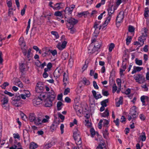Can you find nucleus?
<instances>
[{
  "label": "nucleus",
  "mask_w": 149,
  "mask_h": 149,
  "mask_svg": "<svg viewBox=\"0 0 149 149\" xmlns=\"http://www.w3.org/2000/svg\"><path fill=\"white\" fill-rule=\"evenodd\" d=\"M38 146L34 142H31L30 144L29 149H35L37 148Z\"/></svg>",
  "instance_id": "c756f323"
},
{
  "label": "nucleus",
  "mask_w": 149,
  "mask_h": 149,
  "mask_svg": "<svg viewBox=\"0 0 149 149\" xmlns=\"http://www.w3.org/2000/svg\"><path fill=\"white\" fill-rule=\"evenodd\" d=\"M141 101L142 102L143 105H145V101L148 100V97L147 96L143 95L140 98Z\"/></svg>",
  "instance_id": "b1692460"
},
{
  "label": "nucleus",
  "mask_w": 149,
  "mask_h": 149,
  "mask_svg": "<svg viewBox=\"0 0 149 149\" xmlns=\"http://www.w3.org/2000/svg\"><path fill=\"white\" fill-rule=\"evenodd\" d=\"M57 126L56 123H54L51 125L50 127V130L52 132H53L57 128Z\"/></svg>",
  "instance_id": "2f4dec72"
},
{
  "label": "nucleus",
  "mask_w": 149,
  "mask_h": 149,
  "mask_svg": "<svg viewBox=\"0 0 149 149\" xmlns=\"http://www.w3.org/2000/svg\"><path fill=\"white\" fill-rule=\"evenodd\" d=\"M22 52L24 56H26L28 58H29L31 56V49L30 48L27 50V47H22Z\"/></svg>",
  "instance_id": "1a4fd4ad"
},
{
  "label": "nucleus",
  "mask_w": 149,
  "mask_h": 149,
  "mask_svg": "<svg viewBox=\"0 0 149 149\" xmlns=\"http://www.w3.org/2000/svg\"><path fill=\"white\" fill-rule=\"evenodd\" d=\"M4 93L5 94L8 95L10 97H12L14 95V94H13L11 92L8 91L7 90H5L4 91Z\"/></svg>",
  "instance_id": "bf43d9fd"
},
{
  "label": "nucleus",
  "mask_w": 149,
  "mask_h": 149,
  "mask_svg": "<svg viewBox=\"0 0 149 149\" xmlns=\"http://www.w3.org/2000/svg\"><path fill=\"white\" fill-rule=\"evenodd\" d=\"M73 58H74V56L73 55V56H70V58L69 60V64L71 67L72 66L73 63V61H74Z\"/></svg>",
  "instance_id": "37998d69"
},
{
  "label": "nucleus",
  "mask_w": 149,
  "mask_h": 149,
  "mask_svg": "<svg viewBox=\"0 0 149 149\" xmlns=\"http://www.w3.org/2000/svg\"><path fill=\"white\" fill-rule=\"evenodd\" d=\"M19 44L22 47H26L25 42L24 40V38L23 37H21L19 40Z\"/></svg>",
  "instance_id": "f3484780"
},
{
  "label": "nucleus",
  "mask_w": 149,
  "mask_h": 149,
  "mask_svg": "<svg viewBox=\"0 0 149 149\" xmlns=\"http://www.w3.org/2000/svg\"><path fill=\"white\" fill-rule=\"evenodd\" d=\"M90 132L91 137H93L94 136L95 134V132L93 128L91 129L90 130Z\"/></svg>",
  "instance_id": "680f3d73"
},
{
  "label": "nucleus",
  "mask_w": 149,
  "mask_h": 149,
  "mask_svg": "<svg viewBox=\"0 0 149 149\" xmlns=\"http://www.w3.org/2000/svg\"><path fill=\"white\" fill-rule=\"evenodd\" d=\"M8 100V97L4 95H2L1 97V101L2 102V105L3 107L5 109L7 108L6 105L7 104Z\"/></svg>",
  "instance_id": "423d86ee"
},
{
  "label": "nucleus",
  "mask_w": 149,
  "mask_h": 149,
  "mask_svg": "<svg viewBox=\"0 0 149 149\" xmlns=\"http://www.w3.org/2000/svg\"><path fill=\"white\" fill-rule=\"evenodd\" d=\"M140 138H141L140 140H141L142 141H145L146 137L145 132H143L142 134L140 135Z\"/></svg>",
  "instance_id": "49530a36"
},
{
  "label": "nucleus",
  "mask_w": 149,
  "mask_h": 149,
  "mask_svg": "<svg viewBox=\"0 0 149 149\" xmlns=\"http://www.w3.org/2000/svg\"><path fill=\"white\" fill-rule=\"evenodd\" d=\"M24 94L27 96V97H29L31 95L30 92L27 90H24Z\"/></svg>",
  "instance_id": "6e6d98bb"
},
{
  "label": "nucleus",
  "mask_w": 149,
  "mask_h": 149,
  "mask_svg": "<svg viewBox=\"0 0 149 149\" xmlns=\"http://www.w3.org/2000/svg\"><path fill=\"white\" fill-rule=\"evenodd\" d=\"M63 104L61 102L58 101L57 102V109L58 110H60L62 108V106Z\"/></svg>",
  "instance_id": "58836bf2"
},
{
  "label": "nucleus",
  "mask_w": 149,
  "mask_h": 149,
  "mask_svg": "<svg viewBox=\"0 0 149 149\" xmlns=\"http://www.w3.org/2000/svg\"><path fill=\"white\" fill-rule=\"evenodd\" d=\"M143 91L145 92L148 91V87H147L146 84H145L141 86Z\"/></svg>",
  "instance_id": "864d4df0"
},
{
  "label": "nucleus",
  "mask_w": 149,
  "mask_h": 149,
  "mask_svg": "<svg viewBox=\"0 0 149 149\" xmlns=\"http://www.w3.org/2000/svg\"><path fill=\"white\" fill-rule=\"evenodd\" d=\"M115 7L113 6H109L107 9L108 11V15H111L114 13V11L116 10Z\"/></svg>",
  "instance_id": "dca6fc26"
},
{
  "label": "nucleus",
  "mask_w": 149,
  "mask_h": 149,
  "mask_svg": "<svg viewBox=\"0 0 149 149\" xmlns=\"http://www.w3.org/2000/svg\"><path fill=\"white\" fill-rule=\"evenodd\" d=\"M142 35L140 36V47L143 46L144 44V42L146 40V37L147 36V29L144 28L141 30Z\"/></svg>",
  "instance_id": "7ed1b4c3"
},
{
  "label": "nucleus",
  "mask_w": 149,
  "mask_h": 149,
  "mask_svg": "<svg viewBox=\"0 0 149 149\" xmlns=\"http://www.w3.org/2000/svg\"><path fill=\"white\" fill-rule=\"evenodd\" d=\"M134 28L133 26H129L128 27V31L129 32L132 33L134 32Z\"/></svg>",
  "instance_id": "052dcab7"
},
{
  "label": "nucleus",
  "mask_w": 149,
  "mask_h": 149,
  "mask_svg": "<svg viewBox=\"0 0 149 149\" xmlns=\"http://www.w3.org/2000/svg\"><path fill=\"white\" fill-rule=\"evenodd\" d=\"M17 85L19 87L22 88L23 87V84L19 79H18L17 81L15 84Z\"/></svg>",
  "instance_id": "473e14b6"
},
{
  "label": "nucleus",
  "mask_w": 149,
  "mask_h": 149,
  "mask_svg": "<svg viewBox=\"0 0 149 149\" xmlns=\"http://www.w3.org/2000/svg\"><path fill=\"white\" fill-rule=\"evenodd\" d=\"M68 55V53L66 52H64L62 54V57L63 58L65 59L67 57Z\"/></svg>",
  "instance_id": "69168bd1"
},
{
  "label": "nucleus",
  "mask_w": 149,
  "mask_h": 149,
  "mask_svg": "<svg viewBox=\"0 0 149 149\" xmlns=\"http://www.w3.org/2000/svg\"><path fill=\"white\" fill-rule=\"evenodd\" d=\"M86 119L85 120V122L86 123L85 124V125L87 127H90L91 126V123L89 122L88 120V117L87 116H86Z\"/></svg>",
  "instance_id": "4c0bfd02"
},
{
  "label": "nucleus",
  "mask_w": 149,
  "mask_h": 149,
  "mask_svg": "<svg viewBox=\"0 0 149 149\" xmlns=\"http://www.w3.org/2000/svg\"><path fill=\"white\" fill-rule=\"evenodd\" d=\"M115 45L114 43H111L109 45V52H111L112 51V49L115 47Z\"/></svg>",
  "instance_id": "79ce46f5"
},
{
  "label": "nucleus",
  "mask_w": 149,
  "mask_h": 149,
  "mask_svg": "<svg viewBox=\"0 0 149 149\" xmlns=\"http://www.w3.org/2000/svg\"><path fill=\"white\" fill-rule=\"evenodd\" d=\"M63 11H57L55 12L54 15L56 16L62 17V13Z\"/></svg>",
  "instance_id": "a19ab883"
},
{
  "label": "nucleus",
  "mask_w": 149,
  "mask_h": 149,
  "mask_svg": "<svg viewBox=\"0 0 149 149\" xmlns=\"http://www.w3.org/2000/svg\"><path fill=\"white\" fill-rule=\"evenodd\" d=\"M51 33L55 36L56 39H57L59 38L58 33L56 31H52L51 32Z\"/></svg>",
  "instance_id": "8fccbe9b"
},
{
  "label": "nucleus",
  "mask_w": 149,
  "mask_h": 149,
  "mask_svg": "<svg viewBox=\"0 0 149 149\" xmlns=\"http://www.w3.org/2000/svg\"><path fill=\"white\" fill-rule=\"evenodd\" d=\"M66 21L67 22L66 24L67 26H71V27H73L74 25L78 22V20L77 19L73 18L67 19Z\"/></svg>",
  "instance_id": "6e6552de"
},
{
  "label": "nucleus",
  "mask_w": 149,
  "mask_h": 149,
  "mask_svg": "<svg viewBox=\"0 0 149 149\" xmlns=\"http://www.w3.org/2000/svg\"><path fill=\"white\" fill-rule=\"evenodd\" d=\"M93 86L94 88L96 89H98L99 87L97 86L96 82L95 81H93Z\"/></svg>",
  "instance_id": "774afa93"
},
{
  "label": "nucleus",
  "mask_w": 149,
  "mask_h": 149,
  "mask_svg": "<svg viewBox=\"0 0 149 149\" xmlns=\"http://www.w3.org/2000/svg\"><path fill=\"white\" fill-rule=\"evenodd\" d=\"M44 85L42 82H38L36 85V91L38 93H40L44 91Z\"/></svg>",
  "instance_id": "0eeeda50"
},
{
  "label": "nucleus",
  "mask_w": 149,
  "mask_h": 149,
  "mask_svg": "<svg viewBox=\"0 0 149 149\" xmlns=\"http://www.w3.org/2000/svg\"><path fill=\"white\" fill-rule=\"evenodd\" d=\"M81 82H82V83L85 85H88L90 84V82L89 81L86 79V78H83V80Z\"/></svg>",
  "instance_id": "c9c22d12"
},
{
  "label": "nucleus",
  "mask_w": 149,
  "mask_h": 149,
  "mask_svg": "<svg viewBox=\"0 0 149 149\" xmlns=\"http://www.w3.org/2000/svg\"><path fill=\"white\" fill-rule=\"evenodd\" d=\"M109 102V99H105L101 102V105L102 106H103L105 107L107 106V103Z\"/></svg>",
  "instance_id": "ea45409f"
},
{
  "label": "nucleus",
  "mask_w": 149,
  "mask_h": 149,
  "mask_svg": "<svg viewBox=\"0 0 149 149\" xmlns=\"http://www.w3.org/2000/svg\"><path fill=\"white\" fill-rule=\"evenodd\" d=\"M52 145L51 143H48L45 145L43 147V149H48L51 147Z\"/></svg>",
  "instance_id": "5fc2aeb1"
},
{
  "label": "nucleus",
  "mask_w": 149,
  "mask_h": 149,
  "mask_svg": "<svg viewBox=\"0 0 149 149\" xmlns=\"http://www.w3.org/2000/svg\"><path fill=\"white\" fill-rule=\"evenodd\" d=\"M47 98L45 100V106L47 107H50L52 105V101L55 97V95L54 91L51 89L50 91L47 93Z\"/></svg>",
  "instance_id": "f257e3e1"
},
{
  "label": "nucleus",
  "mask_w": 149,
  "mask_h": 149,
  "mask_svg": "<svg viewBox=\"0 0 149 149\" xmlns=\"http://www.w3.org/2000/svg\"><path fill=\"white\" fill-rule=\"evenodd\" d=\"M68 29H70V33L72 34L74 32V29L73 27H71V26H67Z\"/></svg>",
  "instance_id": "e2e57ef3"
},
{
  "label": "nucleus",
  "mask_w": 149,
  "mask_h": 149,
  "mask_svg": "<svg viewBox=\"0 0 149 149\" xmlns=\"http://www.w3.org/2000/svg\"><path fill=\"white\" fill-rule=\"evenodd\" d=\"M74 108L77 115H79L81 113L80 109V107L77 105L75 104L74 106Z\"/></svg>",
  "instance_id": "5701e85b"
},
{
  "label": "nucleus",
  "mask_w": 149,
  "mask_h": 149,
  "mask_svg": "<svg viewBox=\"0 0 149 149\" xmlns=\"http://www.w3.org/2000/svg\"><path fill=\"white\" fill-rule=\"evenodd\" d=\"M50 118V116H45L44 117V118L42 120V124L49 123Z\"/></svg>",
  "instance_id": "393cba45"
},
{
  "label": "nucleus",
  "mask_w": 149,
  "mask_h": 149,
  "mask_svg": "<svg viewBox=\"0 0 149 149\" xmlns=\"http://www.w3.org/2000/svg\"><path fill=\"white\" fill-rule=\"evenodd\" d=\"M26 67V65L25 63H21L19 64V69L22 73L25 71Z\"/></svg>",
  "instance_id": "412c9836"
},
{
  "label": "nucleus",
  "mask_w": 149,
  "mask_h": 149,
  "mask_svg": "<svg viewBox=\"0 0 149 149\" xmlns=\"http://www.w3.org/2000/svg\"><path fill=\"white\" fill-rule=\"evenodd\" d=\"M94 46L98 51L101 46V42L100 41L99 42L98 41H95V43H94Z\"/></svg>",
  "instance_id": "bb28decb"
},
{
  "label": "nucleus",
  "mask_w": 149,
  "mask_h": 149,
  "mask_svg": "<svg viewBox=\"0 0 149 149\" xmlns=\"http://www.w3.org/2000/svg\"><path fill=\"white\" fill-rule=\"evenodd\" d=\"M109 22L110 21L109 20L107 19H106V20L104 23L102 25H100L99 26V30H100L101 29H103L106 26H107Z\"/></svg>",
  "instance_id": "cd10ccee"
},
{
  "label": "nucleus",
  "mask_w": 149,
  "mask_h": 149,
  "mask_svg": "<svg viewBox=\"0 0 149 149\" xmlns=\"http://www.w3.org/2000/svg\"><path fill=\"white\" fill-rule=\"evenodd\" d=\"M117 87L116 84H114L112 87V92L113 93H114L117 91Z\"/></svg>",
  "instance_id": "13d9d810"
},
{
  "label": "nucleus",
  "mask_w": 149,
  "mask_h": 149,
  "mask_svg": "<svg viewBox=\"0 0 149 149\" xmlns=\"http://www.w3.org/2000/svg\"><path fill=\"white\" fill-rule=\"evenodd\" d=\"M46 96L44 93H42L40 94L39 96H38V97L41 99V100L42 101L45 99Z\"/></svg>",
  "instance_id": "603ef678"
},
{
  "label": "nucleus",
  "mask_w": 149,
  "mask_h": 149,
  "mask_svg": "<svg viewBox=\"0 0 149 149\" xmlns=\"http://www.w3.org/2000/svg\"><path fill=\"white\" fill-rule=\"evenodd\" d=\"M140 71V67L134 66L133 67V70L131 72L133 74Z\"/></svg>",
  "instance_id": "a878e982"
},
{
  "label": "nucleus",
  "mask_w": 149,
  "mask_h": 149,
  "mask_svg": "<svg viewBox=\"0 0 149 149\" xmlns=\"http://www.w3.org/2000/svg\"><path fill=\"white\" fill-rule=\"evenodd\" d=\"M80 133H73V136L75 141L76 144L78 147H81L82 142L81 140V137L79 135Z\"/></svg>",
  "instance_id": "20e7f679"
},
{
  "label": "nucleus",
  "mask_w": 149,
  "mask_h": 149,
  "mask_svg": "<svg viewBox=\"0 0 149 149\" xmlns=\"http://www.w3.org/2000/svg\"><path fill=\"white\" fill-rule=\"evenodd\" d=\"M123 97L120 96L119 98V100L118 102H116V106L117 107H119L120 104H122L123 103Z\"/></svg>",
  "instance_id": "c85d7f7f"
},
{
  "label": "nucleus",
  "mask_w": 149,
  "mask_h": 149,
  "mask_svg": "<svg viewBox=\"0 0 149 149\" xmlns=\"http://www.w3.org/2000/svg\"><path fill=\"white\" fill-rule=\"evenodd\" d=\"M102 94L104 96H108L109 95V93L107 91H106L104 89H103L102 90Z\"/></svg>",
  "instance_id": "3c124183"
},
{
  "label": "nucleus",
  "mask_w": 149,
  "mask_h": 149,
  "mask_svg": "<svg viewBox=\"0 0 149 149\" xmlns=\"http://www.w3.org/2000/svg\"><path fill=\"white\" fill-rule=\"evenodd\" d=\"M37 117L34 113H30L29 116V119L30 121L33 122Z\"/></svg>",
  "instance_id": "6ab92c4d"
},
{
  "label": "nucleus",
  "mask_w": 149,
  "mask_h": 149,
  "mask_svg": "<svg viewBox=\"0 0 149 149\" xmlns=\"http://www.w3.org/2000/svg\"><path fill=\"white\" fill-rule=\"evenodd\" d=\"M62 3H56L54 6L53 7V9L55 10H59L63 8Z\"/></svg>",
  "instance_id": "aec40b11"
},
{
  "label": "nucleus",
  "mask_w": 149,
  "mask_h": 149,
  "mask_svg": "<svg viewBox=\"0 0 149 149\" xmlns=\"http://www.w3.org/2000/svg\"><path fill=\"white\" fill-rule=\"evenodd\" d=\"M109 111L108 109H106L104 112V113H102L101 116L102 117H108L109 116Z\"/></svg>",
  "instance_id": "e433bc0d"
},
{
  "label": "nucleus",
  "mask_w": 149,
  "mask_h": 149,
  "mask_svg": "<svg viewBox=\"0 0 149 149\" xmlns=\"http://www.w3.org/2000/svg\"><path fill=\"white\" fill-rule=\"evenodd\" d=\"M66 73L65 72H64V74H63V81L64 82H65V81H68V77L67 76V75H66Z\"/></svg>",
  "instance_id": "338daca9"
},
{
  "label": "nucleus",
  "mask_w": 149,
  "mask_h": 149,
  "mask_svg": "<svg viewBox=\"0 0 149 149\" xmlns=\"http://www.w3.org/2000/svg\"><path fill=\"white\" fill-rule=\"evenodd\" d=\"M12 104L16 107H19V106L20 102V97L17 95H16L12 98Z\"/></svg>",
  "instance_id": "39448f33"
},
{
  "label": "nucleus",
  "mask_w": 149,
  "mask_h": 149,
  "mask_svg": "<svg viewBox=\"0 0 149 149\" xmlns=\"http://www.w3.org/2000/svg\"><path fill=\"white\" fill-rule=\"evenodd\" d=\"M124 17V12L121 11L118 15L116 19V22L117 23H120L122 22Z\"/></svg>",
  "instance_id": "9b49d317"
},
{
  "label": "nucleus",
  "mask_w": 149,
  "mask_h": 149,
  "mask_svg": "<svg viewBox=\"0 0 149 149\" xmlns=\"http://www.w3.org/2000/svg\"><path fill=\"white\" fill-rule=\"evenodd\" d=\"M67 43L65 41H63L61 45L60 43H58L57 47L59 50H62L65 47Z\"/></svg>",
  "instance_id": "f8f14e48"
},
{
  "label": "nucleus",
  "mask_w": 149,
  "mask_h": 149,
  "mask_svg": "<svg viewBox=\"0 0 149 149\" xmlns=\"http://www.w3.org/2000/svg\"><path fill=\"white\" fill-rule=\"evenodd\" d=\"M34 124L37 126H39L42 125V120L40 117H37L33 122Z\"/></svg>",
  "instance_id": "4be33fe9"
},
{
  "label": "nucleus",
  "mask_w": 149,
  "mask_h": 149,
  "mask_svg": "<svg viewBox=\"0 0 149 149\" xmlns=\"http://www.w3.org/2000/svg\"><path fill=\"white\" fill-rule=\"evenodd\" d=\"M42 101L41 99L39 98L38 97L33 100V104L34 106H36L41 104L42 103Z\"/></svg>",
  "instance_id": "ddd939ff"
},
{
  "label": "nucleus",
  "mask_w": 149,
  "mask_h": 149,
  "mask_svg": "<svg viewBox=\"0 0 149 149\" xmlns=\"http://www.w3.org/2000/svg\"><path fill=\"white\" fill-rule=\"evenodd\" d=\"M132 37L130 36H127V38L126 39V44L128 45L130 42L132 40Z\"/></svg>",
  "instance_id": "de8ad7c7"
},
{
  "label": "nucleus",
  "mask_w": 149,
  "mask_h": 149,
  "mask_svg": "<svg viewBox=\"0 0 149 149\" xmlns=\"http://www.w3.org/2000/svg\"><path fill=\"white\" fill-rule=\"evenodd\" d=\"M9 85V83L7 82H5L1 86V87L3 89H5L6 87Z\"/></svg>",
  "instance_id": "4d7b16f0"
},
{
  "label": "nucleus",
  "mask_w": 149,
  "mask_h": 149,
  "mask_svg": "<svg viewBox=\"0 0 149 149\" xmlns=\"http://www.w3.org/2000/svg\"><path fill=\"white\" fill-rule=\"evenodd\" d=\"M138 115V114L136 110V108L135 106H134L130 109L129 114L128 115V120L130 121L132 118L134 119L136 118Z\"/></svg>",
  "instance_id": "f03ea898"
},
{
  "label": "nucleus",
  "mask_w": 149,
  "mask_h": 149,
  "mask_svg": "<svg viewBox=\"0 0 149 149\" xmlns=\"http://www.w3.org/2000/svg\"><path fill=\"white\" fill-rule=\"evenodd\" d=\"M58 117H59L61 120H63L65 118L64 116L61 114L60 112L58 113Z\"/></svg>",
  "instance_id": "0e129e2a"
},
{
  "label": "nucleus",
  "mask_w": 149,
  "mask_h": 149,
  "mask_svg": "<svg viewBox=\"0 0 149 149\" xmlns=\"http://www.w3.org/2000/svg\"><path fill=\"white\" fill-rule=\"evenodd\" d=\"M116 83L118 87V89L120 90L121 86V80L120 79L118 78L116 80Z\"/></svg>",
  "instance_id": "a18cd8bd"
},
{
  "label": "nucleus",
  "mask_w": 149,
  "mask_h": 149,
  "mask_svg": "<svg viewBox=\"0 0 149 149\" xmlns=\"http://www.w3.org/2000/svg\"><path fill=\"white\" fill-rule=\"evenodd\" d=\"M88 48L89 52L91 53H93L97 51L92 44H90L88 47Z\"/></svg>",
  "instance_id": "4468645a"
},
{
  "label": "nucleus",
  "mask_w": 149,
  "mask_h": 149,
  "mask_svg": "<svg viewBox=\"0 0 149 149\" xmlns=\"http://www.w3.org/2000/svg\"><path fill=\"white\" fill-rule=\"evenodd\" d=\"M88 13V11H84L78 13V15L79 17H81L84 16V17H86Z\"/></svg>",
  "instance_id": "7c9ffc66"
},
{
  "label": "nucleus",
  "mask_w": 149,
  "mask_h": 149,
  "mask_svg": "<svg viewBox=\"0 0 149 149\" xmlns=\"http://www.w3.org/2000/svg\"><path fill=\"white\" fill-rule=\"evenodd\" d=\"M134 78L136 80V82L140 83V74H138L134 75Z\"/></svg>",
  "instance_id": "f704fd0d"
},
{
  "label": "nucleus",
  "mask_w": 149,
  "mask_h": 149,
  "mask_svg": "<svg viewBox=\"0 0 149 149\" xmlns=\"http://www.w3.org/2000/svg\"><path fill=\"white\" fill-rule=\"evenodd\" d=\"M48 51L50 52L52 56H54L57 54V52L56 49L54 50L52 49H49Z\"/></svg>",
  "instance_id": "c03bdc74"
},
{
  "label": "nucleus",
  "mask_w": 149,
  "mask_h": 149,
  "mask_svg": "<svg viewBox=\"0 0 149 149\" xmlns=\"http://www.w3.org/2000/svg\"><path fill=\"white\" fill-rule=\"evenodd\" d=\"M63 11L65 13L64 15L65 16V18H66V16L67 15V14L68 15L71 14L72 11V9L70 8V7H66L65 10H63Z\"/></svg>",
  "instance_id": "2eb2a0df"
},
{
  "label": "nucleus",
  "mask_w": 149,
  "mask_h": 149,
  "mask_svg": "<svg viewBox=\"0 0 149 149\" xmlns=\"http://www.w3.org/2000/svg\"><path fill=\"white\" fill-rule=\"evenodd\" d=\"M149 10L148 8H146L144 10V15L145 18L147 17L148 15Z\"/></svg>",
  "instance_id": "09e8293b"
},
{
  "label": "nucleus",
  "mask_w": 149,
  "mask_h": 149,
  "mask_svg": "<svg viewBox=\"0 0 149 149\" xmlns=\"http://www.w3.org/2000/svg\"><path fill=\"white\" fill-rule=\"evenodd\" d=\"M102 133L104 137V138L106 139H108L109 133L108 132V129L107 128L103 129Z\"/></svg>",
  "instance_id": "a211bd4d"
},
{
  "label": "nucleus",
  "mask_w": 149,
  "mask_h": 149,
  "mask_svg": "<svg viewBox=\"0 0 149 149\" xmlns=\"http://www.w3.org/2000/svg\"><path fill=\"white\" fill-rule=\"evenodd\" d=\"M100 21H96L94 24V28L95 29V31L94 32H95L96 30H97L98 29H99V26H98L100 24Z\"/></svg>",
  "instance_id": "72a5a7b5"
},
{
  "label": "nucleus",
  "mask_w": 149,
  "mask_h": 149,
  "mask_svg": "<svg viewBox=\"0 0 149 149\" xmlns=\"http://www.w3.org/2000/svg\"><path fill=\"white\" fill-rule=\"evenodd\" d=\"M62 72L63 70L59 68H57L54 72V77L56 79L59 78L61 75Z\"/></svg>",
  "instance_id": "9d476101"
}]
</instances>
